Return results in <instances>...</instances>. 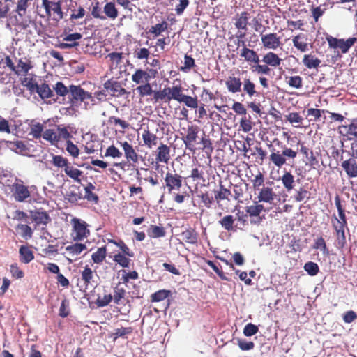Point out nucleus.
Here are the masks:
<instances>
[{
    "label": "nucleus",
    "mask_w": 357,
    "mask_h": 357,
    "mask_svg": "<svg viewBox=\"0 0 357 357\" xmlns=\"http://www.w3.org/2000/svg\"><path fill=\"white\" fill-rule=\"evenodd\" d=\"M93 277L94 275L91 268L89 266H86L81 272L82 280L84 282V285L86 289L88 288L89 284H91Z\"/></svg>",
    "instance_id": "nucleus-42"
},
{
    "label": "nucleus",
    "mask_w": 357,
    "mask_h": 357,
    "mask_svg": "<svg viewBox=\"0 0 357 357\" xmlns=\"http://www.w3.org/2000/svg\"><path fill=\"white\" fill-rule=\"evenodd\" d=\"M270 67L271 66L268 64H259V63H255V66H252L251 69L252 72H255L259 75H269L271 73V68Z\"/></svg>",
    "instance_id": "nucleus-53"
},
{
    "label": "nucleus",
    "mask_w": 357,
    "mask_h": 357,
    "mask_svg": "<svg viewBox=\"0 0 357 357\" xmlns=\"http://www.w3.org/2000/svg\"><path fill=\"white\" fill-rule=\"evenodd\" d=\"M236 218L232 215H225L219 221L218 224L227 231H236L237 229H241L235 225Z\"/></svg>",
    "instance_id": "nucleus-18"
},
{
    "label": "nucleus",
    "mask_w": 357,
    "mask_h": 357,
    "mask_svg": "<svg viewBox=\"0 0 357 357\" xmlns=\"http://www.w3.org/2000/svg\"><path fill=\"white\" fill-rule=\"evenodd\" d=\"M121 144L127 160L134 163L137 162L138 161V154L134 149L133 146L126 141L121 143Z\"/></svg>",
    "instance_id": "nucleus-24"
},
{
    "label": "nucleus",
    "mask_w": 357,
    "mask_h": 357,
    "mask_svg": "<svg viewBox=\"0 0 357 357\" xmlns=\"http://www.w3.org/2000/svg\"><path fill=\"white\" fill-rule=\"evenodd\" d=\"M77 6V1H73V0L68 1V4L67 5L68 10H70L72 12V13L70 14V20L80 19V18H82L85 15L86 11H85L84 8L82 6H79L78 7V9L76 10L75 8H76Z\"/></svg>",
    "instance_id": "nucleus-23"
},
{
    "label": "nucleus",
    "mask_w": 357,
    "mask_h": 357,
    "mask_svg": "<svg viewBox=\"0 0 357 357\" xmlns=\"http://www.w3.org/2000/svg\"><path fill=\"white\" fill-rule=\"evenodd\" d=\"M165 188L169 194H174V201L177 204H182L189 197V194L185 191L182 193H176L179 191L183 185V177L177 174L167 172L165 174Z\"/></svg>",
    "instance_id": "nucleus-1"
},
{
    "label": "nucleus",
    "mask_w": 357,
    "mask_h": 357,
    "mask_svg": "<svg viewBox=\"0 0 357 357\" xmlns=\"http://www.w3.org/2000/svg\"><path fill=\"white\" fill-rule=\"evenodd\" d=\"M287 84L291 88L301 89L303 86V79L299 75L285 77Z\"/></svg>",
    "instance_id": "nucleus-51"
},
{
    "label": "nucleus",
    "mask_w": 357,
    "mask_h": 357,
    "mask_svg": "<svg viewBox=\"0 0 357 357\" xmlns=\"http://www.w3.org/2000/svg\"><path fill=\"white\" fill-rule=\"evenodd\" d=\"M19 254L20 261L24 264H28L34 259L33 251L27 245L20 246Z\"/></svg>",
    "instance_id": "nucleus-30"
},
{
    "label": "nucleus",
    "mask_w": 357,
    "mask_h": 357,
    "mask_svg": "<svg viewBox=\"0 0 357 357\" xmlns=\"http://www.w3.org/2000/svg\"><path fill=\"white\" fill-rule=\"evenodd\" d=\"M168 29V23L163 20L161 23L156 24L154 26H152L149 29L148 33L152 34L153 37L159 36L162 32L165 31Z\"/></svg>",
    "instance_id": "nucleus-45"
},
{
    "label": "nucleus",
    "mask_w": 357,
    "mask_h": 357,
    "mask_svg": "<svg viewBox=\"0 0 357 357\" xmlns=\"http://www.w3.org/2000/svg\"><path fill=\"white\" fill-rule=\"evenodd\" d=\"M107 91L105 89L97 91L92 93L93 101H90V104H93V106L98 104L99 102L106 101L107 100Z\"/></svg>",
    "instance_id": "nucleus-55"
},
{
    "label": "nucleus",
    "mask_w": 357,
    "mask_h": 357,
    "mask_svg": "<svg viewBox=\"0 0 357 357\" xmlns=\"http://www.w3.org/2000/svg\"><path fill=\"white\" fill-rule=\"evenodd\" d=\"M31 218L37 225H46L50 220V217L46 211H31Z\"/></svg>",
    "instance_id": "nucleus-32"
},
{
    "label": "nucleus",
    "mask_w": 357,
    "mask_h": 357,
    "mask_svg": "<svg viewBox=\"0 0 357 357\" xmlns=\"http://www.w3.org/2000/svg\"><path fill=\"white\" fill-rule=\"evenodd\" d=\"M149 237L157 238L164 237L166 234L165 229L163 227L151 225L147 231Z\"/></svg>",
    "instance_id": "nucleus-44"
},
{
    "label": "nucleus",
    "mask_w": 357,
    "mask_h": 357,
    "mask_svg": "<svg viewBox=\"0 0 357 357\" xmlns=\"http://www.w3.org/2000/svg\"><path fill=\"white\" fill-rule=\"evenodd\" d=\"M231 195V190L226 188L223 185L220 184L219 189L214 191V199H215L219 207L222 206L220 202L227 199L229 201V197Z\"/></svg>",
    "instance_id": "nucleus-27"
},
{
    "label": "nucleus",
    "mask_w": 357,
    "mask_h": 357,
    "mask_svg": "<svg viewBox=\"0 0 357 357\" xmlns=\"http://www.w3.org/2000/svg\"><path fill=\"white\" fill-rule=\"evenodd\" d=\"M331 224L337 237L336 246L342 249L347 243L344 229L347 228V220L345 210L338 212V218L334 214L331 218Z\"/></svg>",
    "instance_id": "nucleus-3"
},
{
    "label": "nucleus",
    "mask_w": 357,
    "mask_h": 357,
    "mask_svg": "<svg viewBox=\"0 0 357 357\" xmlns=\"http://www.w3.org/2000/svg\"><path fill=\"white\" fill-rule=\"evenodd\" d=\"M170 147L163 143H160L155 151V162L167 165L171 159Z\"/></svg>",
    "instance_id": "nucleus-14"
},
{
    "label": "nucleus",
    "mask_w": 357,
    "mask_h": 357,
    "mask_svg": "<svg viewBox=\"0 0 357 357\" xmlns=\"http://www.w3.org/2000/svg\"><path fill=\"white\" fill-rule=\"evenodd\" d=\"M300 152L307 160L306 165L312 169H318L320 168L319 161L317 158L318 153H314L312 149L306 146L303 143L300 144Z\"/></svg>",
    "instance_id": "nucleus-12"
},
{
    "label": "nucleus",
    "mask_w": 357,
    "mask_h": 357,
    "mask_svg": "<svg viewBox=\"0 0 357 357\" xmlns=\"http://www.w3.org/2000/svg\"><path fill=\"white\" fill-rule=\"evenodd\" d=\"M73 231L71 236L75 241H81L86 238L89 234V230L87 229V225L84 221H81L78 218H73Z\"/></svg>",
    "instance_id": "nucleus-9"
},
{
    "label": "nucleus",
    "mask_w": 357,
    "mask_h": 357,
    "mask_svg": "<svg viewBox=\"0 0 357 357\" xmlns=\"http://www.w3.org/2000/svg\"><path fill=\"white\" fill-rule=\"evenodd\" d=\"M166 91V101H171L172 100L179 102L181 95L183 93V88L181 85L174 86L172 87L165 86Z\"/></svg>",
    "instance_id": "nucleus-22"
},
{
    "label": "nucleus",
    "mask_w": 357,
    "mask_h": 357,
    "mask_svg": "<svg viewBox=\"0 0 357 357\" xmlns=\"http://www.w3.org/2000/svg\"><path fill=\"white\" fill-rule=\"evenodd\" d=\"M303 65L308 69L317 68L321 61L314 54H305L303 58Z\"/></svg>",
    "instance_id": "nucleus-28"
},
{
    "label": "nucleus",
    "mask_w": 357,
    "mask_h": 357,
    "mask_svg": "<svg viewBox=\"0 0 357 357\" xmlns=\"http://www.w3.org/2000/svg\"><path fill=\"white\" fill-rule=\"evenodd\" d=\"M52 163L54 166L59 168H66L69 164L68 160L61 155H54L52 156Z\"/></svg>",
    "instance_id": "nucleus-57"
},
{
    "label": "nucleus",
    "mask_w": 357,
    "mask_h": 357,
    "mask_svg": "<svg viewBox=\"0 0 357 357\" xmlns=\"http://www.w3.org/2000/svg\"><path fill=\"white\" fill-rule=\"evenodd\" d=\"M184 103L188 107L196 109L198 107V100L197 97H192L185 95L183 93L181 95L179 102Z\"/></svg>",
    "instance_id": "nucleus-48"
},
{
    "label": "nucleus",
    "mask_w": 357,
    "mask_h": 357,
    "mask_svg": "<svg viewBox=\"0 0 357 357\" xmlns=\"http://www.w3.org/2000/svg\"><path fill=\"white\" fill-rule=\"evenodd\" d=\"M123 54L122 52H111L107 54V58L109 59L112 66H115V68L118 67V66L121 63L122 59L123 58Z\"/></svg>",
    "instance_id": "nucleus-60"
},
{
    "label": "nucleus",
    "mask_w": 357,
    "mask_h": 357,
    "mask_svg": "<svg viewBox=\"0 0 357 357\" xmlns=\"http://www.w3.org/2000/svg\"><path fill=\"white\" fill-rule=\"evenodd\" d=\"M171 295L170 290L160 289L150 296V301L152 303L160 302L169 298Z\"/></svg>",
    "instance_id": "nucleus-38"
},
{
    "label": "nucleus",
    "mask_w": 357,
    "mask_h": 357,
    "mask_svg": "<svg viewBox=\"0 0 357 357\" xmlns=\"http://www.w3.org/2000/svg\"><path fill=\"white\" fill-rule=\"evenodd\" d=\"M34 92H36L42 99L50 98L54 96L53 91L46 83H43L41 85L38 84L37 89H36Z\"/></svg>",
    "instance_id": "nucleus-36"
},
{
    "label": "nucleus",
    "mask_w": 357,
    "mask_h": 357,
    "mask_svg": "<svg viewBox=\"0 0 357 357\" xmlns=\"http://www.w3.org/2000/svg\"><path fill=\"white\" fill-rule=\"evenodd\" d=\"M265 178L264 174L258 171L257 174L255 175L254 178L251 180L252 188L255 190H259L264 185Z\"/></svg>",
    "instance_id": "nucleus-52"
},
{
    "label": "nucleus",
    "mask_w": 357,
    "mask_h": 357,
    "mask_svg": "<svg viewBox=\"0 0 357 357\" xmlns=\"http://www.w3.org/2000/svg\"><path fill=\"white\" fill-rule=\"evenodd\" d=\"M42 6L45 10V13L48 17L53 14V20L59 22L64 17V13L62 10L61 3L60 1H52L50 0H43Z\"/></svg>",
    "instance_id": "nucleus-6"
},
{
    "label": "nucleus",
    "mask_w": 357,
    "mask_h": 357,
    "mask_svg": "<svg viewBox=\"0 0 357 357\" xmlns=\"http://www.w3.org/2000/svg\"><path fill=\"white\" fill-rule=\"evenodd\" d=\"M12 192L15 199L22 202L31 196L28 187L23 184V181L19 178L15 179V182L12 185Z\"/></svg>",
    "instance_id": "nucleus-10"
},
{
    "label": "nucleus",
    "mask_w": 357,
    "mask_h": 357,
    "mask_svg": "<svg viewBox=\"0 0 357 357\" xmlns=\"http://www.w3.org/2000/svg\"><path fill=\"white\" fill-rule=\"evenodd\" d=\"M142 138L144 145L149 149H151L153 147L158 145L159 139L158 137L155 133L151 132L148 128L143 130Z\"/></svg>",
    "instance_id": "nucleus-20"
},
{
    "label": "nucleus",
    "mask_w": 357,
    "mask_h": 357,
    "mask_svg": "<svg viewBox=\"0 0 357 357\" xmlns=\"http://www.w3.org/2000/svg\"><path fill=\"white\" fill-rule=\"evenodd\" d=\"M112 300L113 296L111 294H105L102 296L98 295L96 301V304L98 305V307H103L108 305Z\"/></svg>",
    "instance_id": "nucleus-59"
},
{
    "label": "nucleus",
    "mask_w": 357,
    "mask_h": 357,
    "mask_svg": "<svg viewBox=\"0 0 357 357\" xmlns=\"http://www.w3.org/2000/svg\"><path fill=\"white\" fill-rule=\"evenodd\" d=\"M261 41L263 47L268 50H276L281 45L280 37L276 33H261Z\"/></svg>",
    "instance_id": "nucleus-13"
},
{
    "label": "nucleus",
    "mask_w": 357,
    "mask_h": 357,
    "mask_svg": "<svg viewBox=\"0 0 357 357\" xmlns=\"http://www.w3.org/2000/svg\"><path fill=\"white\" fill-rule=\"evenodd\" d=\"M10 23L15 26L16 30H25L29 27L30 24L32 22L29 15L26 13L15 12L13 16L10 17Z\"/></svg>",
    "instance_id": "nucleus-8"
},
{
    "label": "nucleus",
    "mask_w": 357,
    "mask_h": 357,
    "mask_svg": "<svg viewBox=\"0 0 357 357\" xmlns=\"http://www.w3.org/2000/svg\"><path fill=\"white\" fill-rule=\"evenodd\" d=\"M301 35L294 36L292 39L294 46L301 52H305L308 50V45L305 41L301 40Z\"/></svg>",
    "instance_id": "nucleus-58"
},
{
    "label": "nucleus",
    "mask_w": 357,
    "mask_h": 357,
    "mask_svg": "<svg viewBox=\"0 0 357 357\" xmlns=\"http://www.w3.org/2000/svg\"><path fill=\"white\" fill-rule=\"evenodd\" d=\"M258 191L259 192L257 197L258 202H265L268 204L273 203L276 197V195L271 187L263 186Z\"/></svg>",
    "instance_id": "nucleus-15"
},
{
    "label": "nucleus",
    "mask_w": 357,
    "mask_h": 357,
    "mask_svg": "<svg viewBox=\"0 0 357 357\" xmlns=\"http://www.w3.org/2000/svg\"><path fill=\"white\" fill-rule=\"evenodd\" d=\"M249 20V13L246 11L242 12L240 15H237L234 25L237 29H242L246 31L248 29Z\"/></svg>",
    "instance_id": "nucleus-34"
},
{
    "label": "nucleus",
    "mask_w": 357,
    "mask_h": 357,
    "mask_svg": "<svg viewBox=\"0 0 357 357\" xmlns=\"http://www.w3.org/2000/svg\"><path fill=\"white\" fill-rule=\"evenodd\" d=\"M193 181H205L204 166L199 164L198 166L193 167L191 170L190 176Z\"/></svg>",
    "instance_id": "nucleus-37"
},
{
    "label": "nucleus",
    "mask_w": 357,
    "mask_h": 357,
    "mask_svg": "<svg viewBox=\"0 0 357 357\" xmlns=\"http://www.w3.org/2000/svg\"><path fill=\"white\" fill-rule=\"evenodd\" d=\"M104 13L107 17L112 20L116 19L119 15L118 10L113 2H109L105 5Z\"/></svg>",
    "instance_id": "nucleus-50"
},
{
    "label": "nucleus",
    "mask_w": 357,
    "mask_h": 357,
    "mask_svg": "<svg viewBox=\"0 0 357 357\" xmlns=\"http://www.w3.org/2000/svg\"><path fill=\"white\" fill-rule=\"evenodd\" d=\"M240 56L243 58L245 61L250 63H259V56L256 51L252 49H250L246 46H243V47L241 50Z\"/></svg>",
    "instance_id": "nucleus-21"
},
{
    "label": "nucleus",
    "mask_w": 357,
    "mask_h": 357,
    "mask_svg": "<svg viewBox=\"0 0 357 357\" xmlns=\"http://www.w3.org/2000/svg\"><path fill=\"white\" fill-rule=\"evenodd\" d=\"M341 167L349 178L357 177V162L356 158H350L342 161Z\"/></svg>",
    "instance_id": "nucleus-19"
},
{
    "label": "nucleus",
    "mask_w": 357,
    "mask_h": 357,
    "mask_svg": "<svg viewBox=\"0 0 357 357\" xmlns=\"http://www.w3.org/2000/svg\"><path fill=\"white\" fill-rule=\"evenodd\" d=\"M86 249V246L83 243H75L66 247V250L71 257H75Z\"/></svg>",
    "instance_id": "nucleus-46"
},
{
    "label": "nucleus",
    "mask_w": 357,
    "mask_h": 357,
    "mask_svg": "<svg viewBox=\"0 0 357 357\" xmlns=\"http://www.w3.org/2000/svg\"><path fill=\"white\" fill-rule=\"evenodd\" d=\"M270 162L278 168H281L287 164V160H294L297 157V151L293 150L291 148L284 146L282 151L280 153L276 150L272 144H270Z\"/></svg>",
    "instance_id": "nucleus-2"
},
{
    "label": "nucleus",
    "mask_w": 357,
    "mask_h": 357,
    "mask_svg": "<svg viewBox=\"0 0 357 357\" xmlns=\"http://www.w3.org/2000/svg\"><path fill=\"white\" fill-rule=\"evenodd\" d=\"M326 39L328 43L329 47L340 49L343 54H346L357 41V38L355 37L349 38L344 40V39L334 38L330 35H328Z\"/></svg>",
    "instance_id": "nucleus-5"
},
{
    "label": "nucleus",
    "mask_w": 357,
    "mask_h": 357,
    "mask_svg": "<svg viewBox=\"0 0 357 357\" xmlns=\"http://www.w3.org/2000/svg\"><path fill=\"white\" fill-rule=\"evenodd\" d=\"M107 256L106 246L98 248V250L91 255L93 261L96 264L102 263Z\"/></svg>",
    "instance_id": "nucleus-47"
},
{
    "label": "nucleus",
    "mask_w": 357,
    "mask_h": 357,
    "mask_svg": "<svg viewBox=\"0 0 357 357\" xmlns=\"http://www.w3.org/2000/svg\"><path fill=\"white\" fill-rule=\"evenodd\" d=\"M56 137V129H47L43 133V138L52 144L58 142Z\"/></svg>",
    "instance_id": "nucleus-63"
},
{
    "label": "nucleus",
    "mask_w": 357,
    "mask_h": 357,
    "mask_svg": "<svg viewBox=\"0 0 357 357\" xmlns=\"http://www.w3.org/2000/svg\"><path fill=\"white\" fill-rule=\"evenodd\" d=\"M242 82L240 77L234 75H229L225 80V86L227 91L231 93H237L242 91Z\"/></svg>",
    "instance_id": "nucleus-16"
},
{
    "label": "nucleus",
    "mask_w": 357,
    "mask_h": 357,
    "mask_svg": "<svg viewBox=\"0 0 357 357\" xmlns=\"http://www.w3.org/2000/svg\"><path fill=\"white\" fill-rule=\"evenodd\" d=\"M27 77L20 79L21 84L25 86L30 92H34L37 89L38 84L36 81V75L33 74H28Z\"/></svg>",
    "instance_id": "nucleus-31"
},
{
    "label": "nucleus",
    "mask_w": 357,
    "mask_h": 357,
    "mask_svg": "<svg viewBox=\"0 0 357 357\" xmlns=\"http://www.w3.org/2000/svg\"><path fill=\"white\" fill-rule=\"evenodd\" d=\"M56 134L57 137L56 138L58 139V142L61 139H66L68 141L70 138L72 137L68 129L65 127L62 128L61 126H56Z\"/></svg>",
    "instance_id": "nucleus-61"
},
{
    "label": "nucleus",
    "mask_w": 357,
    "mask_h": 357,
    "mask_svg": "<svg viewBox=\"0 0 357 357\" xmlns=\"http://www.w3.org/2000/svg\"><path fill=\"white\" fill-rule=\"evenodd\" d=\"M148 77L149 75L144 70L139 68L135 70L134 74H132L131 79L133 82L137 84H139L141 83L149 82Z\"/></svg>",
    "instance_id": "nucleus-43"
},
{
    "label": "nucleus",
    "mask_w": 357,
    "mask_h": 357,
    "mask_svg": "<svg viewBox=\"0 0 357 357\" xmlns=\"http://www.w3.org/2000/svg\"><path fill=\"white\" fill-rule=\"evenodd\" d=\"M283 186L287 191H290L294 188V176L290 172H284L281 177Z\"/></svg>",
    "instance_id": "nucleus-41"
},
{
    "label": "nucleus",
    "mask_w": 357,
    "mask_h": 357,
    "mask_svg": "<svg viewBox=\"0 0 357 357\" xmlns=\"http://www.w3.org/2000/svg\"><path fill=\"white\" fill-rule=\"evenodd\" d=\"M64 172L68 176L73 179L75 181H81L80 177L82 176L83 172L75 168L73 166L70 165V163L67 167H66Z\"/></svg>",
    "instance_id": "nucleus-39"
},
{
    "label": "nucleus",
    "mask_w": 357,
    "mask_h": 357,
    "mask_svg": "<svg viewBox=\"0 0 357 357\" xmlns=\"http://www.w3.org/2000/svg\"><path fill=\"white\" fill-rule=\"evenodd\" d=\"M243 96H248L250 98L257 97L259 93L256 90V84L250 79V77L244 78L242 82Z\"/></svg>",
    "instance_id": "nucleus-17"
},
{
    "label": "nucleus",
    "mask_w": 357,
    "mask_h": 357,
    "mask_svg": "<svg viewBox=\"0 0 357 357\" xmlns=\"http://www.w3.org/2000/svg\"><path fill=\"white\" fill-rule=\"evenodd\" d=\"M261 61L271 67L276 68L281 65L282 59L276 53L268 52L263 56Z\"/></svg>",
    "instance_id": "nucleus-26"
},
{
    "label": "nucleus",
    "mask_w": 357,
    "mask_h": 357,
    "mask_svg": "<svg viewBox=\"0 0 357 357\" xmlns=\"http://www.w3.org/2000/svg\"><path fill=\"white\" fill-rule=\"evenodd\" d=\"M199 197L201 199L204 206L207 208H210L214 202V198L208 191L202 192L199 195Z\"/></svg>",
    "instance_id": "nucleus-64"
},
{
    "label": "nucleus",
    "mask_w": 357,
    "mask_h": 357,
    "mask_svg": "<svg viewBox=\"0 0 357 357\" xmlns=\"http://www.w3.org/2000/svg\"><path fill=\"white\" fill-rule=\"evenodd\" d=\"M104 89L113 97H121L128 93L120 82L113 79H108L103 84Z\"/></svg>",
    "instance_id": "nucleus-11"
},
{
    "label": "nucleus",
    "mask_w": 357,
    "mask_h": 357,
    "mask_svg": "<svg viewBox=\"0 0 357 357\" xmlns=\"http://www.w3.org/2000/svg\"><path fill=\"white\" fill-rule=\"evenodd\" d=\"M346 130V135L349 139H357V119L352 120L349 126H342Z\"/></svg>",
    "instance_id": "nucleus-49"
},
{
    "label": "nucleus",
    "mask_w": 357,
    "mask_h": 357,
    "mask_svg": "<svg viewBox=\"0 0 357 357\" xmlns=\"http://www.w3.org/2000/svg\"><path fill=\"white\" fill-rule=\"evenodd\" d=\"M199 131V128L197 126H188L186 130V135L183 136L181 138L185 144V149L193 153H195L196 150L195 142L198 138Z\"/></svg>",
    "instance_id": "nucleus-7"
},
{
    "label": "nucleus",
    "mask_w": 357,
    "mask_h": 357,
    "mask_svg": "<svg viewBox=\"0 0 357 357\" xmlns=\"http://www.w3.org/2000/svg\"><path fill=\"white\" fill-rule=\"evenodd\" d=\"M136 91L140 97L151 96L153 92V90L149 82H146L144 84L138 86L136 88Z\"/></svg>",
    "instance_id": "nucleus-56"
},
{
    "label": "nucleus",
    "mask_w": 357,
    "mask_h": 357,
    "mask_svg": "<svg viewBox=\"0 0 357 357\" xmlns=\"http://www.w3.org/2000/svg\"><path fill=\"white\" fill-rule=\"evenodd\" d=\"M33 68L31 62L29 60L24 61L22 59H20L13 73L17 76H26L28 72Z\"/></svg>",
    "instance_id": "nucleus-25"
},
{
    "label": "nucleus",
    "mask_w": 357,
    "mask_h": 357,
    "mask_svg": "<svg viewBox=\"0 0 357 357\" xmlns=\"http://www.w3.org/2000/svg\"><path fill=\"white\" fill-rule=\"evenodd\" d=\"M69 98L73 105L83 103L86 109L93 107V104H90V101H93L92 93L84 90L79 85H70Z\"/></svg>",
    "instance_id": "nucleus-4"
},
{
    "label": "nucleus",
    "mask_w": 357,
    "mask_h": 357,
    "mask_svg": "<svg viewBox=\"0 0 357 357\" xmlns=\"http://www.w3.org/2000/svg\"><path fill=\"white\" fill-rule=\"evenodd\" d=\"M264 206L262 204H257L256 205H250L245 207V212L250 217H257V222H260L261 218L259 215L261 212L265 211Z\"/></svg>",
    "instance_id": "nucleus-29"
},
{
    "label": "nucleus",
    "mask_w": 357,
    "mask_h": 357,
    "mask_svg": "<svg viewBox=\"0 0 357 357\" xmlns=\"http://www.w3.org/2000/svg\"><path fill=\"white\" fill-rule=\"evenodd\" d=\"M182 239L190 244H196L198 241V234L193 229H188L181 233Z\"/></svg>",
    "instance_id": "nucleus-35"
},
{
    "label": "nucleus",
    "mask_w": 357,
    "mask_h": 357,
    "mask_svg": "<svg viewBox=\"0 0 357 357\" xmlns=\"http://www.w3.org/2000/svg\"><path fill=\"white\" fill-rule=\"evenodd\" d=\"M15 229L24 239H30L33 236V230L27 224H18L15 227Z\"/></svg>",
    "instance_id": "nucleus-40"
},
{
    "label": "nucleus",
    "mask_w": 357,
    "mask_h": 357,
    "mask_svg": "<svg viewBox=\"0 0 357 357\" xmlns=\"http://www.w3.org/2000/svg\"><path fill=\"white\" fill-rule=\"evenodd\" d=\"M126 256L119 252L114 255L113 261L123 268H128L131 260Z\"/></svg>",
    "instance_id": "nucleus-54"
},
{
    "label": "nucleus",
    "mask_w": 357,
    "mask_h": 357,
    "mask_svg": "<svg viewBox=\"0 0 357 357\" xmlns=\"http://www.w3.org/2000/svg\"><path fill=\"white\" fill-rule=\"evenodd\" d=\"M240 127L245 132H250L252 128V123L250 115L243 116L240 120Z\"/></svg>",
    "instance_id": "nucleus-62"
},
{
    "label": "nucleus",
    "mask_w": 357,
    "mask_h": 357,
    "mask_svg": "<svg viewBox=\"0 0 357 357\" xmlns=\"http://www.w3.org/2000/svg\"><path fill=\"white\" fill-rule=\"evenodd\" d=\"M7 143L10 149L18 154L24 155L29 151V149L22 141L17 140L14 142H8Z\"/></svg>",
    "instance_id": "nucleus-33"
}]
</instances>
